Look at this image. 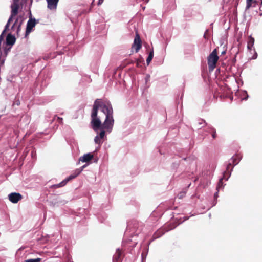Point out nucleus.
<instances>
[{
	"instance_id": "2eb2a0df",
	"label": "nucleus",
	"mask_w": 262,
	"mask_h": 262,
	"mask_svg": "<svg viewBox=\"0 0 262 262\" xmlns=\"http://www.w3.org/2000/svg\"><path fill=\"white\" fill-rule=\"evenodd\" d=\"M252 3L256 4V0H246V9H249L250 7L252 6Z\"/></svg>"
},
{
	"instance_id": "ddd939ff",
	"label": "nucleus",
	"mask_w": 262,
	"mask_h": 262,
	"mask_svg": "<svg viewBox=\"0 0 262 262\" xmlns=\"http://www.w3.org/2000/svg\"><path fill=\"white\" fill-rule=\"evenodd\" d=\"M254 38L251 36H249L247 42V48L249 51H251L253 49L254 44Z\"/></svg>"
},
{
	"instance_id": "f8f14e48",
	"label": "nucleus",
	"mask_w": 262,
	"mask_h": 262,
	"mask_svg": "<svg viewBox=\"0 0 262 262\" xmlns=\"http://www.w3.org/2000/svg\"><path fill=\"white\" fill-rule=\"evenodd\" d=\"M15 41L16 39L15 37L11 35V33H9L7 35L6 38V42L7 45L12 46L15 43Z\"/></svg>"
},
{
	"instance_id": "f3484780",
	"label": "nucleus",
	"mask_w": 262,
	"mask_h": 262,
	"mask_svg": "<svg viewBox=\"0 0 262 262\" xmlns=\"http://www.w3.org/2000/svg\"><path fill=\"white\" fill-rule=\"evenodd\" d=\"M41 261V258H37L35 259H29L26 260V262H40Z\"/></svg>"
},
{
	"instance_id": "39448f33",
	"label": "nucleus",
	"mask_w": 262,
	"mask_h": 262,
	"mask_svg": "<svg viewBox=\"0 0 262 262\" xmlns=\"http://www.w3.org/2000/svg\"><path fill=\"white\" fill-rule=\"evenodd\" d=\"M94 155L91 153H87L81 156L78 160L77 164H79L80 162L91 163V161L93 159Z\"/></svg>"
},
{
	"instance_id": "6ab92c4d",
	"label": "nucleus",
	"mask_w": 262,
	"mask_h": 262,
	"mask_svg": "<svg viewBox=\"0 0 262 262\" xmlns=\"http://www.w3.org/2000/svg\"><path fill=\"white\" fill-rule=\"evenodd\" d=\"M210 129L212 131V138L213 139L215 138V137H216V132H215V130L213 128H212V127L210 128Z\"/></svg>"
},
{
	"instance_id": "6e6552de",
	"label": "nucleus",
	"mask_w": 262,
	"mask_h": 262,
	"mask_svg": "<svg viewBox=\"0 0 262 262\" xmlns=\"http://www.w3.org/2000/svg\"><path fill=\"white\" fill-rule=\"evenodd\" d=\"M241 157L239 156H233L229 161V163L227 166V171L229 170V168L232 165H236L239 162Z\"/></svg>"
},
{
	"instance_id": "f257e3e1",
	"label": "nucleus",
	"mask_w": 262,
	"mask_h": 262,
	"mask_svg": "<svg viewBox=\"0 0 262 262\" xmlns=\"http://www.w3.org/2000/svg\"><path fill=\"white\" fill-rule=\"evenodd\" d=\"M91 125L94 130L98 134L94 138L96 144L101 145L105 137V133H110L114 124L113 110L108 101L96 99L91 113Z\"/></svg>"
},
{
	"instance_id": "393cba45",
	"label": "nucleus",
	"mask_w": 262,
	"mask_h": 262,
	"mask_svg": "<svg viewBox=\"0 0 262 262\" xmlns=\"http://www.w3.org/2000/svg\"><path fill=\"white\" fill-rule=\"evenodd\" d=\"M103 2V0H99L98 2V5H100L102 4Z\"/></svg>"
},
{
	"instance_id": "0eeeda50",
	"label": "nucleus",
	"mask_w": 262,
	"mask_h": 262,
	"mask_svg": "<svg viewBox=\"0 0 262 262\" xmlns=\"http://www.w3.org/2000/svg\"><path fill=\"white\" fill-rule=\"evenodd\" d=\"M9 200L13 203H17L22 199V195L19 193L13 192L9 194Z\"/></svg>"
},
{
	"instance_id": "423d86ee",
	"label": "nucleus",
	"mask_w": 262,
	"mask_h": 262,
	"mask_svg": "<svg viewBox=\"0 0 262 262\" xmlns=\"http://www.w3.org/2000/svg\"><path fill=\"white\" fill-rule=\"evenodd\" d=\"M36 21L35 19H29L27 22L25 36H28L32 31V29L35 26Z\"/></svg>"
},
{
	"instance_id": "bb28decb",
	"label": "nucleus",
	"mask_w": 262,
	"mask_h": 262,
	"mask_svg": "<svg viewBox=\"0 0 262 262\" xmlns=\"http://www.w3.org/2000/svg\"><path fill=\"white\" fill-rule=\"evenodd\" d=\"M4 60H2V61H1V60H0V66H1H1H3V64H4Z\"/></svg>"
},
{
	"instance_id": "dca6fc26",
	"label": "nucleus",
	"mask_w": 262,
	"mask_h": 262,
	"mask_svg": "<svg viewBox=\"0 0 262 262\" xmlns=\"http://www.w3.org/2000/svg\"><path fill=\"white\" fill-rule=\"evenodd\" d=\"M154 57V51H151L148 55V56L146 59V63L147 65H149L151 61L152 60Z\"/></svg>"
},
{
	"instance_id": "a878e982",
	"label": "nucleus",
	"mask_w": 262,
	"mask_h": 262,
	"mask_svg": "<svg viewBox=\"0 0 262 262\" xmlns=\"http://www.w3.org/2000/svg\"><path fill=\"white\" fill-rule=\"evenodd\" d=\"M218 191H217L216 192L214 193V196L215 198H217L218 197Z\"/></svg>"
},
{
	"instance_id": "5701e85b",
	"label": "nucleus",
	"mask_w": 262,
	"mask_h": 262,
	"mask_svg": "<svg viewBox=\"0 0 262 262\" xmlns=\"http://www.w3.org/2000/svg\"><path fill=\"white\" fill-rule=\"evenodd\" d=\"M57 120L59 122V123H61L62 122V118H60L59 117H57Z\"/></svg>"
},
{
	"instance_id": "9b49d317",
	"label": "nucleus",
	"mask_w": 262,
	"mask_h": 262,
	"mask_svg": "<svg viewBox=\"0 0 262 262\" xmlns=\"http://www.w3.org/2000/svg\"><path fill=\"white\" fill-rule=\"evenodd\" d=\"M47 2V7L50 10H56L59 0H46Z\"/></svg>"
},
{
	"instance_id": "aec40b11",
	"label": "nucleus",
	"mask_w": 262,
	"mask_h": 262,
	"mask_svg": "<svg viewBox=\"0 0 262 262\" xmlns=\"http://www.w3.org/2000/svg\"><path fill=\"white\" fill-rule=\"evenodd\" d=\"M145 80L146 83H147L148 81L150 80V75L149 74H146L145 77Z\"/></svg>"
},
{
	"instance_id": "4468645a",
	"label": "nucleus",
	"mask_w": 262,
	"mask_h": 262,
	"mask_svg": "<svg viewBox=\"0 0 262 262\" xmlns=\"http://www.w3.org/2000/svg\"><path fill=\"white\" fill-rule=\"evenodd\" d=\"M121 252L119 249H117L114 255L113 262H119L121 259Z\"/></svg>"
},
{
	"instance_id": "1a4fd4ad",
	"label": "nucleus",
	"mask_w": 262,
	"mask_h": 262,
	"mask_svg": "<svg viewBox=\"0 0 262 262\" xmlns=\"http://www.w3.org/2000/svg\"><path fill=\"white\" fill-rule=\"evenodd\" d=\"M21 24V23H19L18 19L15 20V22L13 23L11 28V33H14L18 34L20 30Z\"/></svg>"
},
{
	"instance_id": "b1692460",
	"label": "nucleus",
	"mask_w": 262,
	"mask_h": 262,
	"mask_svg": "<svg viewBox=\"0 0 262 262\" xmlns=\"http://www.w3.org/2000/svg\"><path fill=\"white\" fill-rule=\"evenodd\" d=\"M257 54L256 53V52H255V54H254V55H253V58H253V59H256V58H257Z\"/></svg>"
},
{
	"instance_id": "a211bd4d",
	"label": "nucleus",
	"mask_w": 262,
	"mask_h": 262,
	"mask_svg": "<svg viewBox=\"0 0 262 262\" xmlns=\"http://www.w3.org/2000/svg\"><path fill=\"white\" fill-rule=\"evenodd\" d=\"M222 180H223V178H221L220 179V181L218 183V184H217V187H216V190L217 191H219V189L220 188H221L223 186V182H222Z\"/></svg>"
},
{
	"instance_id": "c756f323",
	"label": "nucleus",
	"mask_w": 262,
	"mask_h": 262,
	"mask_svg": "<svg viewBox=\"0 0 262 262\" xmlns=\"http://www.w3.org/2000/svg\"><path fill=\"white\" fill-rule=\"evenodd\" d=\"M225 53V51H223V52H222V54H224Z\"/></svg>"
},
{
	"instance_id": "f03ea898",
	"label": "nucleus",
	"mask_w": 262,
	"mask_h": 262,
	"mask_svg": "<svg viewBox=\"0 0 262 262\" xmlns=\"http://www.w3.org/2000/svg\"><path fill=\"white\" fill-rule=\"evenodd\" d=\"M219 60L217 55V49H215L208 57L207 62L210 71H212L216 67V64Z\"/></svg>"
},
{
	"instance_id": "9d476101",
	"label": "nucleus",
	"mask_w": 262,
	"mask_h": 262,
	"mask_svg": "<svg viewBox=\"0 0 262 262\" xmlns=\"http://www.w3.org/2000/svg\"><path fill=\"white\" fill-rule=\"evenodd\" d=\"M141 47V40L137 34L134 39L133 48L135 49L136 52H138Z\"/></svg>"
},
{
	"instance_id": "4be33fe9",
	"label": "nucleus",
	"mask_w": 262,
	"mask_h": 262,
	"mask_svg": "<svg viewBox=\"0 0 262 262\" xmlns=\"http://www.w3.org/2000/svg\"><path fill=\"white\" fill-rule=\"evenodd\" d=\"M199 124L200 125H202V124H206V123H205V121H204L203 120H201L199 121Z\"/></svg>"
},
{
	"instance_id": "412c9836",
	"label": "nucleus",
	"mask_w": 262,
	"mask_h": 262,
	"mask_svg": "<svg viewBox=\"0 0 262 262\" xmlns=\"http://www.w3.org/2000/svg\"><path fill=\"white\" fill-rule=\"evenodd\" d=\"M242 93H243V94H244V95H245V96H246V97H245V98H243V100H247V99H248V94H247V92L244 91H243V92H242Z\"/></svg>"
},
{
	"instance_id": "c85d7f7f",
	"label": "nucleus",
	"mask_w": 262,
	"mask_h": 262,
	"mask_svg": "<svg viewBox=\"0 0 262 262\" xmlns=\"http://www.w3.org/2000/svg\"><path fill=\"white\" fill-rule=\"evenodd\" d=\"M18 1H19V0H14V2H17V3H18Z\"/></svg>"
},
{
	"instance_id": "cd10ccee",
	"label": "nucleus",
	"mask_w": 262,
	"mask_h": 262,
	"mask_svg": "<svg viewBox=\"0 0 262 262\" xmlns=\"http://www.w3.org/2000/svg\"><path fill=\"white\" fill-rule=\"evenodd\" d=\"M225 174H226V172H225L224 173V178H225Z\"/></svg>"
},
{
	"instance_id": "7ed1b4c3",
	"label": "nucleus",
	"mask_w": 262,
	"mask_h": 262,
	"mask_svg": "<svg viewBox=\"0 0 262 262\" xmlns=\"http://www.w3.org/2000/svg\"><path fill=\"white\" fill-rule=\"evenodd\" d=\"M90 163H86L82 166H81L80 168L76 169L74 172L70 175L68 178L65 179L64 180H63L61 182H60L59 184L57 185L58 187H62L66 185V184L70 181L72 180V179L75 178L76 177H77L81 172L88 165H89Z\"/></svg>"
},
{
	"instance_id": "20e7f679",
	"label": "nucleus",
	"mask_w": 262,
	"mask_h": 262,
	"mask_svg": "<svg viewBox=\"0 0 262 262\" xmlns=\"http://www.w3.org/2000/svg\"><path fill=\"white\" fill-rule=\"evenodd\" d=\"M19 5L17 2H14L13 4L11 5V14L9 17L7 24L5 26V30H8L11 22L12 21L13 17L15 16L18 13Z\"/></svg>"
}]
</instances>
